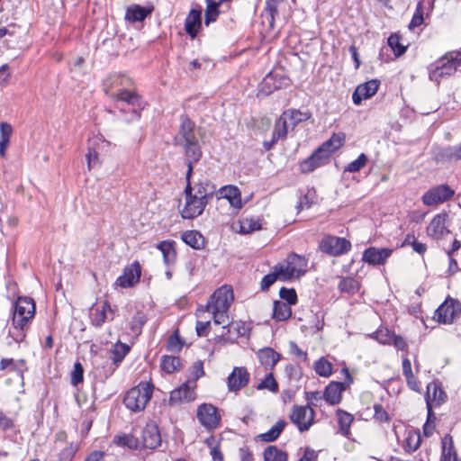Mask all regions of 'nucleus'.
Segmentation results:
<instances>
[{
  "instance_id": "1",
  "label": "nucleus",
  "mask_w": 461,
  "mask_h": 461,
  "mask_svg": "<svg viewBox=\"0 0 461 461\" xmlns=\"http://www.w3.org/2000/svg\"><path fill=\"white\" fill-rule=\"evenodd\" d=\"M344 142V137L334 133L324 141L313 153L300 163L302 173L309 174L316 168L326 165L333 152L338 150Z\"/></svg>"
},
{
  "instance_id": "2",
  "label": "nucleus",
  "mask_w": 461,
  "mask_h": 461,
  "mask_svg": "<svg viewBox=\"0 0 461 461\" xmlns=\"http://www.w3.org/2000/svg\"><path fill=\"white\" fill-rule=\"evenodd\" d=\"M460 66L461 49L449 51L429 65L428 68L429 79L439 84L443 77L454 75Z\"/></svg>"
},
{
  "instance_id": "3",
  "label": "nucleus",
  "mask_w": 461,
  "mask_h": 461,
  "mask_svg": "<svg viewBox=\"0 0 461 461\" xmlns=\"http://www.w3.org/2000/svg\"><path fill=\"white\" fill-rule=\"evenodd\" d=\"M153 388L154 386L150 383H140L127 391L123 398L124 405L131 411H143L150 401Z\"/></svg>"
},
{
  "instance_id": "4",
  "label": "nucleus",
  "mask_w": 461,
  "mask_h": 461,
  "mask_svg": "<svg viewBox=\"0 0 461 461\" xmlns=\"http://www.w3.org/2000/svg\"><path fill=\"white\" fill-rule=\"evenodd\" d=\"M185 179L186 185L184 190L185 205L180 213L184 219H194L203 212L207 203L194 195V193H192L191 178Z\"/></svg>"
},
{
  "instance_id": "5",
  "label": "nucleus",
  "mask_w": 461,
  "mask_h": 461,
  "mask_svg": "<svg viewBox=\"0 0 461 461\" xmlns=\"http://www.w3.org/2000/svg\"><path fill=\"white\" fill-rule=\"evenodd\" d=\"M35 315V303L30 297H19L15 303L12 318V325L28 327Z\"/></svg>"
},
{
  "instance_id": "6",
  "label": "nucleus",
  "mask_w": 461,
  "mask_h": 461,
  "mask_svg": "<svg viewBox=\"0 0 461 461\" xmlns=\"http://www.w3.org/2000/svg\"><path fill=\"white\" fill-rule=\"evenodd\" d=\"M307 259L295 253L288 255L285 262L277 264L282 267V281H287L294 277L300 278L306 272Z\"/></svg>"
},
{
  "instance_id": "7",
  "label": "nucleus",
  "mask_w": 461,
  "mask_h": 461,
  "mask_svg": "<svg viewBox=\"0 0 461 461\" xmlns=\"http://www.w3.org/2000/svg\"><path fill=\"white\" fill-rule=\"evenodd\" d=\"M455 195V190L447 184L429 188L421 197L423 204L434 206L449 201Z\"/></svg>"
},
{
  "instance_id": "8",
  "label": "nucleus",
  "mask_w": 461,
  "mask_h": 461,
  "mask_svg": "<svg viewBox=\"0 0 461 461\" xmlns=\"http://www.w3.org/2000/svg\"><path fill=\"white\" fill-rule=\"evenodd\" d=\"M461 313V303L447 297L435 312L434 318L440 323L450 324Z\"/></svg>"
},
{
  "instance_id": "9",
  "label": "nucleus",
  "mask_w": 461,
  "mask_h": 461,
  "mask_svg": "<svg viewBox=\"0 0 461 461\" xmlns=\"http://www.w3.org/2000/svg\"><path fill=\"white\" fill-rule=\"evenodd\" d=\"M351 249V243L345 238L328 235L320 243V249L333 257L348 253Z\"/></svg>"
},
{
  "instance_id": "10",
  "label": "nucleus",
  "mask_w": 461,
  "mask_h": 461,
  "mask_svg": "<svg viewBox=\"0 0 461 461\" xmlns=\"http://www.w3.org/2000/svg\"><path fill=\"white\" fill-rule=\"evenodd\" d=\"M234 300L233 290L229 285H222L210 296L206 308L229 311Z\"/></svg>"
},
{
  "instance_id": "11",
  "label": "nucleus",
  "mask_w": 461,
  "mask_h": 461,
  "mask_svg": "<svg viewBox=\"0 0 461 461\" xmlns=\"http://www.w3.org/2000/svg\"><path fill=\"white\" fill-rule=\"evenodd\" d=\"M315 412L310 406H298L293 407L290 414L291 421L296 425L301 432L309 430L313 424Z\"/></svg>"
},
{
  "instance_id": "12",
  "label": "nucleus",
  "mask_w": 461,
  "mask_h": 461,
  "mask_svg": "<svg viewBox=\"0 0 461 461\" xmlns=\"http://www.w3.org/2000/svg\"><path fill=\"white\" fill-rule=\"evenodd\" d=\"M104 91L107 96L112 98L118 92L130 88L132 86L131 79L123 74H112L104 78L103 82Z\"/></svg>"
},
{
  "instance_id": "13",
  "label": "nucleus",
  "mask_w": 461,
  "mask_h": 461,
  "mask_svg": "<svg viewBox=\"0 0 461 461\" xmlns=\"http://www.w3.org/2000/svg\"><path fill=\"white\" fill-rule=\"evenodd\" d=\"M197 419L207 429H216L221 422L218 409L210 403H203L198 407Z\"/></svg>"
},
{
  "instance_id": "14",
  "label": "nucleus",
  "mask_w": 461,
  "mask_h": 461,
  "mask_svg": "<svg viewBox=\"0 0 461 461\" xmlns=\"http://www.w3.org/2000/svg\"><path fill=\"white\" fill-rule=\"evenodd\" d=\"M140 264L135 260L124 267L122 275L117 277L114 285L122 288H131L140 282Z\"/></svg>"
},
{
  "instance_id": "15",
  "label": "nucleus",
  "mask_w": 461,
  "mask_h": 461,
  "mask_svg": "<svg viewBox=\"0 0 461 461\" xmlns=\"http://www.w3.org/2000/svg\"><path fill=\"white\" fill-rule=\"evenodd\" d=\"M346 374V382H330L323 392L324 400L330 405L339 404L341 402V393L346 390V384H349L353 379L348 368H343Z\"/></svg>"
},
{
  "instance_id": "16",
  "label": "nucleus",
  "mask_w": 461,
  "mask_h": 461,
  "mask_svg": "<svg viewBox=\"0 0 461 461\" xmlns=\"http://www.w3.org/2000/svg\"><path fill=\"white\" fill-rule=\"evenodd\" d=\"M197 140L195 135V123L186 115L180 116V125L177 134L174 138L176 146Z\"/></svg>"
},
{
  "instance_id": "17",
  "label": "nucleus",
  "mask_w": 461,
  "mask_h": 461,
  "mask_svg": "<svg viewBox=\"0 0 461 461\" xmlns=\"http://www.w3.org/2000/svg\"><path fill=\"white\" fill-rule=\"evenodd\" d=\"M195 387L194 382L187 381L184 383L170 393L169 404L177 405L194 401L195 399Z\"/></svg>"
},
{
  "instance_id": "18",
  "label": "nucleus",
  "mask_w": 461,
  "mask_h": 461,
  "mask_svg": "<svg viewBox=\"0 0 461 461\" xmlns=\"http://www.w3.org/2000/svg\"><path fill=\"white\" fill-rule=\"evenodd\" d=\"M185 151V162L187 165L185 178H191L193 174V165L197 163L203 155L198 140L186 142L180 145Z\"/></svg>"
},
{
  "instance_id": "19",
  "label": "nucleus",
  "mask_w": 461,
  "mask_h": 461,
  "mask_svg": "<svg viewBox=\"0 0 461 461\" xmlns=\"http://www.w3.org/2000/svg\"><path fill=\"white\" fill-rule=\"evenodd\" d=\"M250 375L244 366H235L227 378V386L230 392H239L249 382Z\"/></svg>"
},
{
  "instance_id": "20",
  "label": "nucleus",
  "mask_w": 461,
  "mask_h": 461,
  "mask_svg": "<svg viewBox=\"0 0 461 461\" xmlns=\"http://www.w3.org/2000/svg\"><path fill=\"white\" fill-rule=\"evenodd\" d=\"M392 253L391 249L369 247L363 252L362 260L371 266L384 265Z\"/></svg>"
},
{
  "instance_id": "21",
  "label": "nucleus",
  "mask_w": 461,
  "mask_h": 461,
  "mask_svg": "<svg viewBox=\"0 0 461 461\" xmlns=\"http://www.w3.org/2000/svg\"><path fill=\"white\" fill-rule=\"evenodd\" d=\"M380 86V81L372 79L358 85L353 95L352 101L356 105H360L363 100H366L376 94Z\"/></svg>"
},
{
  "instance_id": "22",
  "label": "nucleus",
  "mask_w": 461,
  "mask_h": 461,
  "mask_svg": "<svg viewBox=\"0 0 461 461\" xmlns=\"http://www.w3.org/2000/svg\"><path fill=\"white\" fill-rule=\"evenodd\" d=\"M161 435L154 422L147 423L142 430V446L146 448L155 449L161 445Z\"/></svg>"
},
{
  "instance_id": "23",
  "label": "nucleus",
  "mask_w": 461,
  "mask_h": 461,
  "mask_svg": "<svg viewBox=\"0 0 461 461\" xmlns=\"http://www.w3.org/2000/svg\"><path fill=\"white\" fill-rule=\"evenodd\" d=\"M288 81L289 79L286 77L269 72L262 80L261 92L265 95H270L274 91L286 86Z\"/></svg>"
},
{
  "instance_id": "24",
  "label": "nucleus",
  "mask_w": 461,
  "mask_h": 461,
  "mask_svg": "<svg viewBox=\"0 0 461 461\" xmlns=\"http://www.w3.org/2000/svg\"><path fill=\"white\" fill-rule=\"evenodd\" d=\"M447 394L438 384L432 382L428 384L425 399L429 411V416L430 415L432 405H440L445 402Z\"/></svg>"
},
{
  "instance_id": "25",
  "label": "nucleus",
  "mask_w": 461,
  "mask_h": 461,
  "mask_svg": "<svg viewBox=\"0 0 461 461\" xmlns=\"http://www.w3.org/2000/svg\"><path fill=\"white\" fill-rule=\"evenodd\" d=\"M216 195L219 200H228L230 206L237 210H240L243 206L240 191L235 185H230L221 187L216 193Z\"/></svg>"
},
{
  "instance_id": "26",
  "label": "nucleus",
  "mask_w": 461,
  "mask_h": 461,
  "mask_svg": "<svg viewBox=\"0 0 461 461\" xmlns=\"http://www.w3.org/2000/svg\"><path fill=\"white\" fill-rule=\"evenodd\" d=\"M447 218V213L435 215L427 227V234L435 240L441 239L445 233L448 232L446 227Z\"/></svg>"
},
{
  "instance_id": "27",
  "label": "nucleus",
  "mask_w": 461,
  "mask_h": 461,
  "mask_svg": "<svg viewBox=\"0 0 461 461\" xmlns=\"http://www.w3.org/2000/svg\"><path fill=\"white\" fill-rule=\"evenodd\" d=\"M111 99L117 103L123 102L133 106L131 111L132 116L139 117L136 108H140L141 106L140 97L135 92L130 90V88H125L124 90L118 92L115 96H113Z\"/></svg>"
},
{
  "instance_id": "28",
  "label": "nucleus",
  "mask_w": 461,
  "mask_h": 461,
  "mask_svg": "<svg viewBox=\"0 0 461 461\" xmlns=\"http://www.w3.org/2000/svg\"><path fill=\"white\" fill-rule=\"evenodd\" d=\"M207 311L212 314L215 324L222 325V329L227 330V332H222L221 336H228L231 330H235L237 335L240 334L238 323L229 321L228 311H221L219 309H207Z\"/></svg>"
},
{
  "instance_id": "29",
  "label": "nucleus",
  "mask_w": 461,
  "mask_h": 461,
  "mask_svg": "<svg viewBox=\"0 0 461 461\" xmlns=\"http://www.w3.org/2000/svg\"><path fill=\"white\" fill-rule=\"evenodd\" d=\"M202 26V10L191 9L185 21V30L191 39H194Z\"/></svg>"
},
{
  "instance_id": "30",
  "label": "nucleus",
  "mask_w": 461,
  "mask_h": 461,
  "mask_svg": "<svg viewBox=\"0 0 461 461\" xmlns=\"http://www.w3.org/2000/svg\"><path fill=\"white\" fill-rule=\"evenodd\" d=\"M260 364L266 370H272L280 360V354L271 348H264L258 352Z\"/></svg>"
},
{
  "instance_id": "31",
  "label": "nucleus",
  "mask_w": 461,
  "mask_h": 461,
  "mask_svg": "<svg viewBox=\"0 0 461 461\" xmlns=\"http://www.w3.org/2000/svg\"><path fill=\"white\" fill-rule=\"evenodd\" d=\"M106 320H113V311L111 308L110 303L107 301H104L101 309L96 308L93 314L92 323L95 327L100 328Z\"/></svg>"
},
{
  "instance_id": "32",
  "label": "nucleus",
  "mask_w": 461,
  "mask_h": 461,
  "mask_svg": "<svg viewBox=\"0 0 461 461\" xmlns=\"http://www.w3.org/2000/svg\"><path fill=\"white\" fill-rule=\"evenodd\" d=\"M192 193L208 203L215 194V186L209 180L201 181L192 185Z\"/></svg>"
},
{
  "instance_id": "33",
  "label": "nucleus",
  "mask_w": 461,
  "mask_h": 461,
  "mask_svg": "<svg viewBox=\"0 0 461 461\" xmlns=\"http://www.w3.org/2000/svg\"><path fill=\"white\" fill-rule=\"evenodd\" d=\"M152 11V7L132 5L126 9L125 19L131 23L142 22Z\"/></svg>"
},
{
  "instance_id": "34",
  "label": "nucleus",
  "mask_w": 461,
  "mask_h": 461,
  "mask_svg": "<svg viewBox=\"0 0 461 461\" xmlns=\"http://www.w3.org/2000/svg\"><path fill=\"white\" fill-rule=\"evenodd\" d=\"M442 451L440 461H460L455 449L453 438L449 434H446L442 439Z\"/></svg>"
},
{
  "instance_id": "35",
  "label": "nucleus",
  "mask_w": 461,
  "mask_h": 461,
  "mask_svg": "<svg viewBox=\"0 0 461 461\" xmlns=\"http://www.w3.org/2000/svg\"><path fill=\"white\" fill-rule=\"evenodd\" d=\"M285 426L286 421L285 420H279L269 430H267L265 433L258 435L257 438L263 442L275 441L283 432Z\"/></svg>"
},
{
  "instance_id": "36",
  "label": "nucleus",
  "mask_w": 461,
  "mask_h": 461,
  "mask_svg": "<svg viewBox=\"0 0 461 461\" xmlns=\"http://www.w3.org/2000/svg\"><path fill=\"white\" fill-rule=\"evenodd\" d=\"M437 158L441 161L461 160V143L441 149L437 154Z\"/></svg>"
},
{
  "instance_id": "37",
  "label": "nucleus",
  "mask_w": 461,
  "mask_h": 461,
  "mask_svg": "<svg viewBox=\"0 0 461 461\" xmlns=\"http://www.w3.org/2000/svg\"><path fill=\"white\" fill-rule=\"evenodd\" d=\"M336 416L338 418V423L339 425L340 433L348 438L350 435V426L354 420V417L349 412L343 411L341 409H338L336 411Z\"/></svg>"
},
{
  "instance_id": "38",
  "label": "nucleus",
  "mask_w": 461,
  "mask_h": 461,
  "mask_svg": "<svg viewBox=\"0 0 461 461\" xmlns=\"http://www.w3.org/2000/svg\"><path fill=\"white\" fill-rule=\"evenodd\" d=\"M421 443L420 434L417 430H409L407 436L402 443V447L406 453H413L416 451Z\"/></svg>"
},
{
  "instance_id": "39",
  "label": "nucleus",
  "mask_w": 461,
  "mask_h": 461,
  "mask_svg": "<svg viewBox=\"0 0 461 461\" xmlns=\"http://www.w3.org/2000/svg\"><path fill=\"white\" fill-rule=\"evenodd\" d=\"M285 116L290 129L294 130L300 122H305L310 118L307 113H303L295 109H288L282 113Z\"/></svg>"
},
{
  "instance_id": "40",
  "label": "nucleus",
  "mask_w": 461,
  "mask_h": 461,
  "mask_svg": "<svg viewBox=\"0 0 461 461\" xmlns=\"http://www.w3.org/2000/svg\"><path fill=\"white\" fill-rule=\"evenodd\" d=\"M292 315L291 306L282 301H276L273 304V318L277 321H286Z\"/></svg>"
},
{
  "instance_id": "41",
  "label": "nucleus",
  "mask_w": 461,
  "mask_h": 461,
  "mask_svg": "<svg viewBox=\"0 0 461 461\" xmlns=\"http://www.w3.org/2000/svg\"><path fill=\"white\" fill-rule=\"evenodd\" d=\"M183 241L190 247L200 249L204 245L203 235L197 230H187L182 235Z\"/></svg>"
},
{
  "instance_id": "42",
  "label": "nucleus",
  "mask_w": 461,
  "mask_h": 461,
  "mask_svg": "<svg viewBox=\"0 0 461 461\" xmlns=\"http://www.w3.org/2000/svg\"><path fill=\"white\" fill-rule=\"evenodd\" d=\"M289 129L288 122L286 121L285 116L282 113L275 123L272 134L273 142H277L279 140L285 139Z\"/></svg>"
},
{
  "instance_id": "43",
  "label": "nucleus",
  "mask_w": 461,
  "mask_h": 461,
  "mask_svg": "<svg viewBox=\"0 0 461 461\" xmlns=\"http://www.w3.org/2000/svg\"><path fill=\"white\" fill-rule=\"evenodd\" d=\"M338 287L341 293L355 294L360 289V282L354 277L346 276L339 281Z\"/></svg>"
},
{
  "instance_id": "44",
  "label": "nucleus",
  "mask_w": 461,
  "mask_h": 461,
  "mask_svg": "<svg viewBox=\"0 0 461 461\" xmlns=\"http://www.w3.org/2000/svg\"><path fill=\"white\" fill-rule=\"evenodd\" d=\"M158 249L161 251L166 265L169 266L175 263L176 253L172 242L161 241L158 243Z\"/></svg>"
},
{
  "instance_id": "45",
  "label": "nucleus",
  "mask_w": 461,
  "mask_h": 461,
  "mask_svg": "<svg viewBox=\"0 0 461 461\" xmlns=\"http://www.w3.org/2000/svg\"><path fill=\"white\" fill-rule=\"evenodd\" d=\"M282 267H278L277 265L274 267V271L266 275L260 282L261 291H267L269 287L275 284L277 279L282 281Z\"/></svg>"
},
{
  "instance_id": "46",
  "label": "nucleus",
  "mask_w": 461,
  "mask_h": 461,
  "mask_svg": "<svg viewBox=\"0 0 461 461\" xmlns=\"http://www.w3.org/2000/svg\"><path fill=\"white\" fill-rule=\"evenodd\" d=\"M287 453L276 446H268L264 450V461H287Z\"/></svg>"
},
{
  "instance_id": "47",
  "label": "nucleus",
  "mask_w": 461,
  "mask_h": 461,
  "mask_svg": "<svg viewBox=\"0 0 461 461\" xmlns=\"http://www.w3.org/2000/svg\"><path fill=\"white\" fill-rule=\"evenodd\" d=\"M180 358L173 356H163L161 357V368L167 374H172L179 369Z\"/></svg>"
},
{
  "instance_id": "48",
  "label": "nucleus",
  "mask_w": 461,
  "mask_h": 461,
  "mask_svg": "<svg viewBox=\"0 0 461 461\" xmlns=\"http://www.w3.org/2000/svg\"><path fill=\"white\" fill-rule=\"evenodd\" d=\"M206 2V9H205V17L204 23L206 25H209L211 23L216 21L220 11L219 7L221 5H217L214 0H205Z\"/></svg>"
},
{
  "instance_id": "49",
  "label": "nucleus",
  "mask_w": 461,
  "mask_h": 461,
  "mask_svg": "<svg viewBox=\"0 0 461 461\" xmlns=\"http://www.w3.org/2000/svg\"><path fill=\"white\" fill-rule=\"evenodd\" d=\"M387 42L396 57L402 56L407 50V46L401 42V37L397 33L391 34Z\"/></svg>"
},
{
  "instance_id": "50",
  "label": "nucleus",
  "mask_w": 461,
  "mask_h": 461,
  "mask_svg": "<svg viewBox=\"0 0 461 461\" xmlns=\"http://www.w3.org/2000/svg\"><path fill=\"white\" fill-rule=\"evenodd\" d=\"M258 390H268L271 393H277L279 390L278 384L274 378L272 373H268L260 383L256 386Z\"/></svg>"
},
{
  "instance_id": "51",
  "label": "nucleus",
  "mask_w": 461,
  "mask_h": 461,
  "mask_svg": "<svg viewBox=\"0 0 461 461\" xmlns=\"http://www.w3.org/2000/svg\"><path fill=\"white\" fill-rule=\"evenodd\" d=\"M130 349L131 348L125 343H116L112 350L113 362L116 365L121 363L125 356L129 353Z\"/></svg>"
},
{
  "instance_id": "52",
  "label": "nucleus",
  "mask_w": 461,
  "mask_h": 461,
  "mask_svg": "<svg viewBox=\"0 0 461 461\" xmlns=\"http://www.w3.org/2000/svg\"><path fill=\"white\" fill-rule=\"evenodd\" d=\"M314 370L319 375L329 377L332 374V364L324 357H321L314 363Z\"/></svg>"
},
{
  "instance_id": "53",
  "label": "nucleus",
  "mask_w": 461,
  "mask_h": 461,
  "mask_svg": "<svg viewBox=\"0 0 461 461\" xmlns=\"http://www.w3.org/2000/svg\"><path fill=\"white\" fill-rule=\"evenodd\" d=\"M261 229V224L258 220L255 219H243L240 221V233L249 234L252 231L258 230Z\"/></svg>"
},
{
  "instance_id": "54",
  "label": "nucleus",
  "mask_w": 461,
  "mask_h": 461,
  "mask_svg": "<svg viewBox=\"0 0 461 461\" xmlns=\"http://www.w3.org/2000/svg\"><path fill=\"white\" fill-rule=\"evenodd\" d=\"M367 160V156L365 153H361L357 159L348 164L344 171L350 173L358 172L366 165Z\"/></svg>"
},
{
  "instance_id": "55",
  "label": "nucleus",
  "mask_w": 461,
  "mask_h": 461,
  "mask_svg": "<svg viewBox=\"0 0 461 461\" xmlns=\"http://www.w3.org/2000/svg\"><path fill=\"white\" fill-rule=\"evenodd\" d=\"M183 348L178 330H175L167 339V349L171 352H179Z\"/></svg>"
},
{
  "instance_id": "56",
  "label": "nucleus",
  "mask_w": 461,
  "mask_h": 461,
  "mask_svg": "<svg viewBox=\"0 0 461 461\" xmlns=\"http://www.w3.org/2000/svg\"><path fill=\"white\" fill-rule=\"evenodd\" d=\"M116 442L119 445L126 446L131 449H137L140 446L139 439L131 434H125L118 437Z\"/></svg>"
},
{
  "instance_id": "57",
  "label": "nucleus",
  "mask_w": 461,
  "mask_h": 461,
  "mask_svg": "<svg viewBox=\"0 0 461 461\" xmlns=\"http://www.w3.org/2000/svg\"><path fill=\"white\" fill-rule=\"evenodd\" d=\"M279 296L290 306L297 303V294L294 288L282 287L279 291Z\"/></svg>"
},
{
  "instance_id": "58",
  "label": "nucleus",
  "mask_w": 461,
  "mask_h": 461,
  "mask_svg": "<svg viewBox=\"0 0 461 461\" xmlns=\"http://www.w3.org/2000/svg\"><path fill=\"white\" fill-rule=\"evenodd\" d=\"M147 318L144 313L138 312L131 319V330L135 333H140L142 326L146 323Z\"/></svg>"
},
{
  "instance_id": "59",
  "label": "nucleus",
  "mask_w": 461,
  "mask_h": 461,
  "mask_svg": "<svg viewBox=\"0 0 461 461\" xmlns=\"http://www.w3.org/2000/svg\"><path fill=\"white\" fill-rule=\"evenodd\" d=\"M424 22L423 17V7H422V2H419L417 4L416 11L412 16V19L409 24L410 29H414L415 27H418L421 25Z\"/></svg>"
},
{
  "instance_id": "60",
  "label": "nucleus",
  "mask_w": 461,
  "mask_h": 461,
  "mask_svg": "<svg viewBox=\"0 0 461 461\" xmlns=\"http://www.w3.org/2000/svg\"><path fill=\"white\" fill-rule=\"evenodd\" d=\"M84 379V368L80 362H76L74 364V369L71 373V384L74 386H77L78 384L82 383Z\"/></svg>"
},
{
  "instance_id": "61",
  "label": "nucleus",
  "mask_w": 461,
  "mask_h": 461,
  "mask_svg": "<svg viewBox=\"0 0 461 461\" xmlns=\"http://www.w3.org/2000/svg\"><path fill=\"white\" fill-rule=\"evenodd\" d=\"M26 329L27 327L13 325V329L9 330V334L15 342L20 343L23 342L26 337Z\"/></svg>"
},
{
  "instance_id": "62",
  "label": "nucleus",
  "mask_w": 461,
  "mask_h": 461,
  "mask_svg": "<svg viewBox=\"0 0 461 461\" xmlns=\"http://www.w3.org/2000/svg\"><path fill=\"white\" fill-rule=\"evenodd\" d=\"M77 451V445L71 443L69 446L66 447L60 451L59 461H71Z\"/></svg>"
},
{
  "instance_id": "63",
  "label": "nucleus",
  "mask_w": 461,
  "mask_h": 461,
  "mask_svg": "<svg viewBox=\"0 0 461 461\" xmlns=\"http://www.w3.org/2000/svg\"><path fill=\"white\" fill-rule=\"evenodd\" d=\"M393 334L390 330H377L376 332H375L373 334V337L380 343L382 344H391L392 343V337H393Z\"/></svg>"
},
{
  "instance_id": "64",
  "label": "nucleus",
  "mask_w": 461,
  "mask_h": 461,
  "mask_svg": "<svg viewBox=\"0 0 461 461\" xmlns=\"http://www.w3.org/2000/svg\"><path fill=\"white\" fill-rule=\"evenodd\" d=\"M191 375L193 376L191 382H194L195 384L196 381L204 375L203 363L202 361L198 360L193 364L191 366Z\"/></svg>"
}]
</instances>
